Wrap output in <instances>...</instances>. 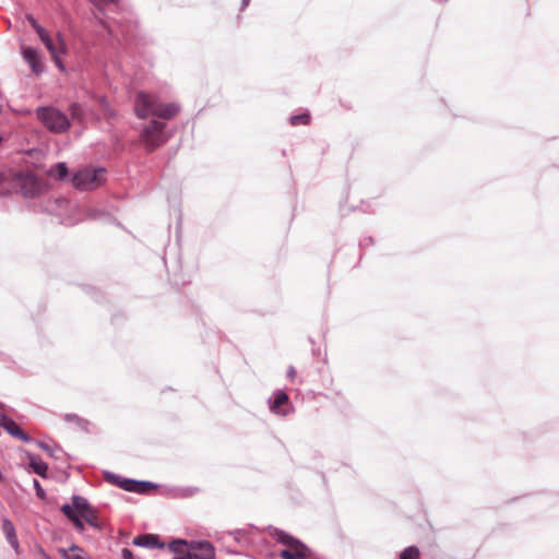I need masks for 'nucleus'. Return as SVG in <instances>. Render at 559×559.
I'll use <instances>...</instances> for the list:
<instances>
[{"mask_svg":"<svg viewBox=\"0 0 559 559\" xmlns=\"http://www.w3.org/2000/svg\"><path fill=\"white\" fill-rule=\"evenodd\" d=\"M132 544L134 546L146 547V548H164L165 544L159 540L158 536L153 534H142L133 538Z\"/></svg>","mask_w":559,"mask_h":559,"instance_id":"nucleus-10","label":"nucleus"},{"mask_svg":"<svg viewBox=\"0 0 559 559\" xmlns=\"http://www.w3.org/2000/svg\"><path fill=\"white\" fill-rule=\"evenodd\" d=\"M104 478L106 481L110 483L111 485H115L126 491L133 492L135 489V479L132 478H123L118 474L111 473V472H105Z\"/></svg>","mask_w":559,"mask_h":559,"instance_id":"nucleus-9","label":"nucleus"},{"mask_svg":"<svg viewBox=\"0 0 559 559\" xmlns=\"http://www.w3.org/2000/svg\"><path fill=\"white\" fill-rule=\"evenodd\" d=\"M273 537L278 543L288 546L280 552L282 559H304L311 552L306 544L282 530H275Z\"/></svg>","mask_w":559,"mask_h":559,"instance_id":"nucleus-3","label":"nucleus"},{"mask_svg":"<svg viewBox=\"0 0 559 559\" xmlns=\"http://www.w3.org/2000/svg\"><path fill=\"white\" fill-rule=\"evenodd\" d=\"M61 512L70 520L74 518L78 513L73 508V504L66 503L61 507Z\"/></svg>","mask_w":559,"mask_h":559,"instance_id":"nucleus-30","label":"nucleus"},{"mask_svg":"<svg viewBox=\"0 0 559 559\" xmlns=\"http://www.w3.org/2000/svg\"><path fill=\"white\" fill-rule=\"evenodd\" d=\"M419 549L416 546H409L401 552L400 559H419Z\"/></svg>","mask_w":559,"mask_h":559,"instance_id":"nucleus-24","label":"nucleus"},{"mask_svg":"<svg viewBox=\"0 0 559 559\" xmlns=\"http://www.w3.org/2000/svg\"><path fill=\"white\" fill-rule=\"evenodd\" d=\"M310 116L308 114L294 115L289 118L292 126L308 124Z\"/></svg>","mask_w":559,"mask_h":559,"instance_id":"nucleus-27","label":"nucleus"},{"mask_svg":"<svg viewBox=\"0 0 559 559\" xmlns=\"http://www.w3.org/2000/svg\"><path fill=\"white\" fill-rule=\"evenodd\" d=\"M22 53L24 60L29 64L34 73L39 74L40 72H43L44 67L38 57V52L35 48L26 47L23 49Z\"/></svg>","mask_w":559,"mask_h":559,"instance_id":"nucleus-11","label":"nucleus"},{"mask_svg":"<svg viewBox=\"0 0 559 559\" xmlns=\"http://www.w3.org/2000/svg\"><path fill=\"white\" fill-rule=\"evenodd\" d=\"M165 127L164 122L152 120L143 128L141 138L148 152L154 151L166 142Z\"/></svg>","mask_w":559,"mask_h":559,"instance_id":"nucleus-6","label":"nucleus"},{"mask_svg":"<svg viewBox=\"0 0 559 559\" xmlns=\"http://www.w3.org/2000/svg\"><path fill=\"white\" fill-rule=\"evenodd\" d=\"M287 402H288V395L285 392H283V391H278L274 395V399L272 401L270 409L273 413L281 414V415H286V413L285 412H281L280 408H281V406H283Z\"/></svg>","mask_w":559,"mask_h":559,"instance_id":"nucleus-16","label":"nucleus"},{"mask_svg":"<svg viewBox=\"0 0 559 559\" xmlns=\"http://www.w3.org/2000/svg\"><path fill=\"white\" fill-rule=\"evenodd\" d=\"M249 2H250V0H242L241 10H243L249 4Z\"/></svg>","mask_w":559,"mask_h":559,"instance_id":"nucleus-38","label":"nucleus"},{"mask_svg":"<svg viewBox=\"0 0 559 559\" xmlns=\"http://www.w3.org/2000/svg\"><path fill=\"white\" fill-rule=\"evenodd\" d=\"M180 110L175 103L162 104L147 93L139 92L134 99V111L138 118L145 119L155 116L162 119H171Z\"/></svg>","mask_w":559,"mask_h":559,"instance_id":"nucleus-1","label":"nucleus"},{"mask_svg":"<svg viewBox=\"0 0 559 559\" xmlns=\"http://www.w3.org/2000/svg\"><path fill=\"white\" fill-rule=\"evenodd\" d=\"M25 19L31 24V26L35 29V32L43 31V26L40 24H38V22L33 16V14H29V13L26 14Z\"/></svg>","mask_w":559,"mask_h":559,"instance_id":"nucleus-32","label":"nucleus"},{"mask_svg":"<svg viewBox=\"0 0 559 559\" xmlns=\"http://www.w3.org/2000/svg\"><path fill=\"white\" fill-rule=\"evenodd\" d=\"M49 175L57 179H64L68 176V167L66 163H58L55 166H52L49 170Z\"/></svg>","mask_w":559,"mask_h":559,"instance_id":"nucleus-19","label":"nucleus"},{"mask_svg":"<svg viewBox=\"0 0 559 559\" xmlns=\"http://www.w3.org/2000/svg\"><path fill=\"white\" fill-rule=\"evenodd\" d=\"M27 457L29 460V467L32 468L33 473L43 478H46L48 465L36 454L28 453Z\"/></svg>","mask_w":559,"mask_h":559,"instance_id":"nucleus-14","label":"nucleus"},{"mask_svg":"<svg viewBox=\"0 0 559 559\" xmlns=\"http://www.w3.org/2000/svg\"><path fill=\"white\" fill-rule=\"evenodd\" d=\"M69 111H70V115H71L72 119H75V120H79V121L83 120V118H84V110H83V107L80 104L72 103L69 106Z\"/></svg>","mask_w":559,"mask_h":559,"instance_id":"nucleus-23","label":"nucleus"},{"mask_svg":"<svg viewBox=\"0 0 559 559\" xmlns=\"http://www.w3.org/2000/svg\"><path fill=\"white\" fill-rule=\"evenodd\" d=\"M215 549L213 545L206 540L191 542L189 550L182 556H175L173 559H214Z\"/></svg>","mask_w":559,"mask_h":559,"instance_id":"nucleus-7","label":"nucleus"},{"mask_svg":"<svg viewBox=\"0 0 559 559\" xmlns=\"http://www.w3.org/2000/svg\"><path fill=\"white\" fill-rule=\"evenodd\" d=\"M37 119L53 133H63L70 129L68 116L53 106L38 107L36 109Z\"/></svg>","mask_w":559,"mask_h":559,"instance_id":"nucleus-2","label":"nucleus"},{"mask_svg":"<svg viewBox=\"0 0 559 559\" xmlns=\"http://www.w3.org/2000/svg\"><path fill=\"white\" fill-rule=\"evenodd\" d=\"M2 532L5 535L8 543L14 548L17 549L19 540L15 533V527L13 523L9 519H4L2 521Z\"/></svg>","mask_w":559,"mask_h":559,"instance_id":"nucleus-15","label":"nucleus"},{"mask_svg":"<svg viewBox=\"0 0 559 559\" xmlns=\"http://www.w3.org/2000/svg\"><path fill=\"white\" fill-rule=\"evenodd\" d=\"M57 38L59 41V46H56L53 44L52 39L44 43V45L47 48V50L50 52V55L53 57V59L57 61L58 67L60 69H63V66L59 61V56L66 53V44L63 41V37H62L61 33L57 34Z\"/></svg>","mask_w":559,"mask_h":559,"instance_id":"nucleus-13","label":"nucleus"},{"mask_svg":"<svg viewBox=\"0 0 559 559\" xmlns=\"http://www.w3.org/2000/svg\"><path fill=\"white\" fill-rule=\"evenodd\" d=\"M64 420L68 421V423H75L82 429H85L87 427V425H88L87 420H85L83 418H80L75 414H67L64 416Z\"/></svg>","mask_w":559,"mask_h":559,"instance_id":"nucleus-26","label":"nucleus"},{"mask_svg":"<svg viewBox=\"0 0 559 559\" xmlns=\"http://www.w3.org/2000/svg\"><path fill=\"white\" fill-rule=\"evenodd\" d=\"M33 486H34V489L36 491V496L39 499H45L46 498V492H45L44 488L41 487L40 483L37 479H33Z\"/></svg>","mask_w":559,"mask_h":559,"instance_id":"nucleus-31","label":"nucleus"},{"mask_svg":"<svg viewBox=\"0 0 559 559\" xmlns=\"http://www.w3.org/2000/svg\"><path fill=\"white\" fill-rule=\"evenodd\" d=\"M98 103L105 116L108 118H115L117 116L116 111L110 107L105 96L98 97Z\"/></svg>","mask_w":559,"mask_h":559,"instance_id":"nucleus-22","label":"nucleus"},{"mask_svg":"<svg viewBox=\"0 0 559 559\" xmlns=\"http://www.w3.org/2000/svg\"><path fill=\"white\" fill-rule=\"evenodd\" d=\"M134 487L136 490H134L133 492L147 493L150 490L157 488V485L152 481L135 479Z\"/></svg>","mask_w":559,"mask_h":559,"instance_id":"nucleus-21","label":"nucleus"},{"mask_svg":"<svg viewBox=\"0 0 559 559\" xmlns=\"http://www.w3.org/2000/svg\"><path fill=\"white\" fill-rule=\"evenodd\" d=\"M70 521L74 524V526L79 531H83L84 530V524H83L82 520L80 519V516L78 514L74 518L70 519Z\"/></svg>","mask_w":559,"mask_h":559,"instance_id":"nucleus-34","label":"nucleus"},{"mask_svg":"<svg viewBox=\"0 0 559 559\" xmlns=\"http://www.w3.org/2000/svg\"><path fill=\"white\" fill-rule=\"evenodd\" d=\"M57 38L59 41V46H56L53 44L52 39L44 43V45L47 48V50L50 52V55L53 57V59L57 61L58 67L60 69H63V66L59 61V56L66 53V44L63 41V37H62L61 33L57 34Z\"/></svg>","mask_w":559,"mask_h":559,"instance_id":"nucleus-12","label":"nucleus"},{"mask_svg":"<svg viewBox=\"0 0 559 559\" xmlns=\"http://www.w3.org/2000/svg\"><path fill=\"white\" fill-rule=\"evenodd\" d=\"M36 33L43 44L46 41H49L51 39V37L49 36V34L46 32V29L44 27H43V31H37Z\"/></svg>","mask_w":559,"mask_h":559,"instance_id":"nucleus-33","label":"nucleus"},{"mask_svg":"<svg viewBox=\"0 0 559 559\" xmlns=\"http://www.w3.org/2000/svg\"><path fill=\"white\" fill-rule=\"evenodd\" d=\"M84 520L93 527H99L96 511L95 509H91V511L83 513Z\"/></svg>","mask_w":559,"mask_h":559,"instance_id":"nucleus-28","label":"nucleus"},{"mask_svg":"<svg viewBox=\"0 0 559 559\" xmlns=\"http://www.w3.org/2000/svg\"><path fill=\"white\" fill-rule=\"evenodd\" d=\"M296 377V369L293 366H289L287 369V378L294 380Z\"/></svg>","mask_w":559,"mask_h":559,"instance_id":"nucleus-36","label":"nucleus"},{"mask_svg":"<svg viewBox=\"0 0 559 559\" xmlns=\"http://www.w3.org/2000/svg\"><path fill=\"white\" fill-rule=\"evenodd\" d=\"M72 504H73V508L76 511L82 512V514L86 513V512L91 511V509H93V507L88 503L87 499H85L84 497L78 496V495L72 496Z\"/></svg>","mask_w":559,"mask_h":559,"instance_id":"nucleus-18","label":"nucleus"},{"mask_svg":"<svg viewBox=\"0 0 559 559\" xmlns=\"http://www.w3.org/2000/svg\"><path fill=\"white\" fill-rule=\"evenodd\" d=\"M63 559H86L84 550L76 546L72 545L69 549H60Z\"/></svg>","mask_w":559,"mask_h":559,"instance_id":"nucleus-17","label":"nucleus"},{"mask_svg":"<svg viewBox=\"0 0 559 559\" xmlns=\"http://www.w3.org/2000/svg\"><path fill=\"white\" fill-rule=\"evenodd\" d=\"M33 442H35L38 445V448L45 451L49 456L58 459V453L60 452V449L58 447L52 448L43 441L34 440Z\"/></svg>","mask_w":559,"mask_h":559,"instance_id":"nucleus-25","label":"nucleus"},{"mask_svg":"<svg viewBox=\"0 0 559 559\" xmlns=\"http://www.w3.org/2000/svg\"><path fill=\"white\" fill-rule=\"evenodd\" d=\"M121 558L122 559H133V552L129 548H122Z\"/></svg>","mask_w":559,"mask_h":559,"instance_id":"nucleus-35","label":"nucleus"},{"mask_svg":"<svg viewBox=\"0 0 559 559\" xmlns=\"http://www.w3.org/2000/svg\"><path fill=\"white\" fill-rule=\"evenodd\" d=\"M1 426L9 435L14 438H17L26 443L34 441V439L25 433L12 418L4 414L1 415Z\"/></svg>","mask_w":559,"mask_h":559,"instance_id":"nucleus-8","label":"nucleus"},{"mask_svg":"<svg viewBox=\"0 0 559 559\" xmlns=\"http://www.w3.org/2000/svg\"><path fill=\"white\" fill-rule=\"evenodd\" d=\"M11 186L24 198H35L40 192V183L34 175L15 173L11 176Z\"/></svg>","mask_w":559,"mask_h":559,"instance_id":"nucleus-5","label":"nucleus"},{"mask_svg":"<svg viewBox=\"0 0 559 559\" xmlns=\"http://www.w3.org/2000/svg\"><path fill=\"white\" fill-rule=\"evenodd\" d=\"M187 545V542L183 539H175L168 544V549L176 556H182V554H187L185 550Z\"/></svg>","mask_w":559,"mask_h":559,"instance_id":"nucleus-20","label":"nucleus"},{"mask_svg":"<svg viewBox=\"0 0 559 559\" xmlns=\"http://www.w3.org/2000/svg\"><path fill=\"white\" fill-rule=\"evenodd\" d=\"M92 4L95 7V9L104 14V5L103 3L105 4H116L118 3V0H91Z\"/></svg>","mask_w":559,"mask_h":559,"instance_id":"nucleus-29","label":"nucleus"},{"mask_svg":"<svg viewBox=\"0 0 559 559\" xmlns=\"http://www.w3.org/2000/svg\"><path fill=\"white\" fill-rule=\"evenodd\" d=\"M105 168H82L72 177V183L80 190H92L105 181Z\"/></svg>","mask_w":559,"mask_h":559,"instance_id":"nucleus-4","label":"nucleus"},{"mask_svg":"<svg viewBox=\"0 0 559 559\" xmlns=\"http://www.w3.org/2000/svg\"><path fill=\"white\" fill-rule=\"evenodd\" d=\"M95 19L98 21L99 24H102L105 27H108L106 22L103 19L98 17L97 15H95Z\"/></svg>","mask_w":559,"mask_h":559,"instance_id":"nucleus-37","label":"nucleus"}]
</instances>
